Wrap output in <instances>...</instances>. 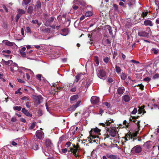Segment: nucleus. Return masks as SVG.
I'll list each match as a JSON object with an SVG mask.
<instances>
[{
  "mask_svg": "<svg viewBox=\"0 0 159 159\" xmlns=\"http://www.w3.org/2000/svg\"><path fill=\"white\" fill-rule=\"evenodd\" d=\"M103 61L107 63L109 61L108 57H105L103 59Z\"/></svg>",
  "mask_w": 159,
  "mask_h": 159,
  "instance_id": "nucleus-53",
  "label": "nucleus"
},
{
  "mask_svg": "<svg viewBox=\"0 0 159 159\" xmlns=\"http://www.w3.org/2000/svg\"><path fill=\"white\" fill-rule=\"evenodd\" d=\"M93 14V12L91 11H89L85 13V15L86 17L90 16Z\"/></svg>",
  "mask_w": 159,
  "mask_h": 159,
  "instance_id": "nucleus-25",
  "label": "nucleus"
},
{
  "mask_svg": "<svg viewBox=\"0 0 159 159\" xmlns=\"http://www.w3.org/2000/svg\"><path fill=\"white\" fill-rule=\"evenodd\" d=\"M111 122H110V120H107L106 122H105V123H100V125H102L103 126H105L106 125H110V123L113 122V120H111Z\"/></svg>",
  "mask_w": 159,
  "mask_h": 159,
  "instance_id": "nucleus-19",
  "label": "nucleus"
},
{
  "mask_svg": "<svg viewBox=\"0 0 159 159\" xmlns=\"http://www.w3.org/2000/svg\"><path fill=\"white\" fill-rule=\"evenodd\" d=\"M109 135L112 137H115L116 138H119V136L117 131L115 128H111L108 130Z\"/></svg>",
  "mask_w": 159,
  "mask_h": 159,
  "instance_id": "nucleus-3",
  "label": "nucleus"
},
{
  "mask_svg": "<svg viewBox=\"0 0 159 159\" xmlns=\"http://www.w3.org/2000/svg\"><path fill=\"white\" fill-rule=\"evenodd\" d=\"M45 143L46 147L48 148H51L53 145L51 140L49 139H46L45 140Z\"/></svg>",
  "mask_w": 159,
  "mask_h": 159,
  "instance_id": "nucleus-12",
  "label": "nucleus"
},
{
  "mask_svg": "<svg viewBox=\"0 0 159 159\" xmlns=\"http://www.w3.org/2000/svg\"><path fill=\"white\" fill-rule=\"evenodd\" d=\"M32 23L34 24L36 23L38 25H41V23L39 22L37 20H33L32 21Z\"/></svg>",
  "mask_w": 159,
  "mask_h": 159,
  "instance_id": "nucleus-35",
  "label": "nucleus"
},
{
  "mask_svg": "<svg viewBox=\"0 0 159 159\" xmlns=\"http://www.w3.org/2000/svg\"><path fill=\"white\" fill-rule=\"evenodd\" d=\"M106 156L107 157L110 159H116L117 158V157L116 156L110 153H107Z\"/></svg>",
  "mask_w": 159,
  "mask_h": 159,
  "instance_id": "nucleus-21",
  "label": "nucleus"
},
{
  "mask_svg": "<svg viewBox=\"0 0 159 159\" xmlns=\"http://www.w3.org/2000/svg\"><path fill=\"white\" fill-rule=\"evenodd\" d=\"M26 31L27 33H31V30L29 26L26 27Z\"/></svg>",
  "mask_w": 159,
  "mask_h": 159,
  "instance_id": "nucleus-59",
  "label": "nucleus"
},
{
  "mask_svg": "<svg viewBox=\"0 0 159 159\" xmlns=\"http://www.w3.org/2000/svg\"><path fill=\"white\" fill-rule=\"evenodd\" d=\"M81 76V75H77V76H76V82H78V81L80 80V77Z\"/></svg>",
  "mask_w": 159,
  "mask_h": 159,
  "instance_id": "nucleus-47",
  "label": "nucleus"
},
{
  "mask_svg": "<svg viewBox=\"0 0 159 159\" xmlns=\"http://www.w3.org/2000/svg\"><path fill=\"white\" fill-rule=\"evenodd\" d=\"M94 60L95 61V62L96 64L98 66L99 64V61H98V57L97 56H95L94 58Z\"/></svg>",
  "mask_w": 159,
  "mask_h": 159,
  "instance_id": "nucleus-34",
  "label": "nucleus"
},
{
  "mask_svg": "<svg viewBox=\"0 0 159 159\" xmlns=\"http://www.w3.org/2000/svg\"><path fill=\"white\" fill-rule=\"evenodd\" d=\"M34 6H30L28 9V12L30 14H32L33 11Z\"/></svg>",
  "mask_w": 159,
  "mask_h": 159,
  "instance_id": "nucleus-26",
  "label": "nucleus"
},
{
  "mask_svg": "<svg viewBox=\"0 0 159 159\" xmlns=\"http://www.w3.org/2000/svg\"><path fill=\"white\" fill-rule=\"evenodd\" d=\"M44 32H46V33H49L50 32V30L49 28H45L44 29H43V27H41L40 28Z\"/></svg>",
  "mask_w": 159,
  "mask_h": 159,
  "instance_id": "nucleus-27",
  "label": "nucleus"
},
{
  "mask_svg": "<svg viewBox=\"0 0 159 159\" xmlns=\"http://www.w3.org/2000/svg\"><path fill=\"white\" fill-rule=\"evenodd\" d=\"M22 107L20 106H16L13 107V109L15 110L20 111Z\"/></svg>",
  "mask_w": 159,
  "mask_h": 159,
  "instance_id": "nucleus-32",
  "label": "nucleus"
},
{
  "mask_svg": "<svg viewBox=\"0 0 159 159\" xmlns=\"http://www.w3.org/2000/svg\"><path fill=\"white\" fill-rule=\"evenodd\" d=\"M14 67L12 66L10 67V70L13 73H14L15 71H16L18 69V65L17 64L14 63L13 65Z\"/></svg>",
  "mask_w": 159,
  "mask_h": 159,
  "instance_id": "nucleus-14",
  "label": "nucleus"
},
{
  "mask_svg": "<svg viewBox=\"0 0 159 159\" xmlns=\"http://www.w3.org/2000/svg\"><path fill=\"white\" fill-rule=\"evenodd\" d=\"M16 119L15 117H13L11 118V121L12 122H15L16 121Z\"/></svg>",
  "mask_w": 159,
  "mask_h": 159,
  "instance_id": "nucleus-64",
  "label": "nucleus"
},
{
  "mask_svg": "<svg viewBox=\"0 0 159 159\" xmlns=\"http://www.w3.org/2000/svg\"><path fill=\"white\" fill-rule=\"evenodd\" d=\"M99 101V98L96 96H92L91 98V102L93 104H97Z\"/></svg>",
  "mask_w": 159,
  "mask_h": 159,
  "instance_id": "nucleus-9",
  "label": "nucleus"
},
{
  "mask_svg": "<svg viewBox=\"0 0 159 159\" xmlns=\"http://www.w3.org/2000/svg\"><path fill=\"white\" fill-rule=\"evenodd\" d=\"M20 16H21L19 14H17L16 15V22L18 21L19 19L20 18Z\"/></svg>",
  "mask_w": 159,
  "mask_h": 159,
  "instance_id": "nucleus-45",
  "label": "nucleus"
},
{
  "mask_svg": "<svg viewBox=\"0 0 159 159\" xmlns=\"http://www.w3.org/2000/svg\"><path fill=\"white\" fill-rule=\"evenodd\" d=\"M113 58L114 59H115V57H116V56L117 55V53L115 51H114L113 52Z\"/></svg>",
  "mask_w": 159,
  "mask_h": 159,
  "instance_id": "nucleus-60",
  "label": "nucleus"
},
{
  "mask_svg": "<svg viewBox=\"0 0 159 159\" xmlns=\"http://www.w3.org/2000/svg\"><path fill=\"white\" fill-rule=\"evenodd\" d=\"M73 148H75V149H77L79 150V146L78 145H74L73 146Z\"/></svg>",
  "mask_w": 159,
  "mask_h": 159,
  "instance_id": "nucleus-62",
  "label": "nucleus"
},
{
  "mask_svg": "<svg viewBox=\"0 0 159 159\" xmlns=\"http://www.w3.org/2000/svg\"><path fill=\"white\" fill-rule=\"evenodd\" d=\"M142 151V147L139 145H137L132 148L131 152L135 153H138Z\"/></svg>",
  "mask_w": 159,
  "mask_h": 159,
  "instance_id": "nucleus-4",
  "label": "nucleus"
},
{
  "mask_svg": "<svg viewBox=\"0 0 159 159\" xmlns=\"http://www.w3.org/2000/svg\"><path fill=\"white\" fill-rule=\"evenodd\" d=\"M127 77V75L122 73L121 75V78L122 80H125Z\"/></svg>",
  "mask_w": 159,
  "mask_h": 159,
  "instance_id": "nucleus-31",
  "label": "nucleus"
},
{
  "mask_svg": "<svg viewBox=\"0 0 159 159\" xmlns=\"http://www.w3.org/2000/svg\"><path fill=\"white\" fill-rule=\"evenodd\" d=\"M26 48L25 47H24L22 48L20 50V52H25V51L26 50Z\"/></svg>",
  "mask_w": 159,
  "mask_h": 159,
  "instance_id": "nucleus-54",
  "label": "nucleus"
},
{
  "mask_svg": "<svg viewBox=\"0 0 159 159\" xmlns=\"http://www.w3.org/2000/svg\"><path fill=\"white\" fill-rule=\"evenodd\" d=\"M104 111L102 109H100L99 111V113H97L98 114H100L101 115L103 113Z\"/></svg>",
  "mask_w": 159,
  "mask_h": 159,
  "instance_id": "nucleus-58",
  "label": "nucleus"
},
{
  "mask_svg": "<svg viewBox=\"0 0 159 159\" xmlns=\"http://www.w3.org/2000/svg\"><path fill=\"white\" fill-rule=\"evenodd\" d=\"M159 77V74H156L154 75L153 76V79H157Z\"/></svg>",
  "mask_w": 159,
  "mask_h": 159,
  "instance_id": "nucleus-46",
  "label": "nucleus"
},
{
  "mask_svg": "<svg viewBox=\"0 0 159 159\" xmlns=\"http://www.w3.org/2000/svg\"><path fill=\"white\" fill-rule=\"evenodd\" d=\"M30 102H26L25 105L28 108H30L31 107V106L30 104Z\"/></svg>",
  "mask_w": 159,
  "mask_h": 159,
  "instance_id": "nucleus-52",
  "label": "nucleus"
},
{
  "mask_svg": "<svg viewBox=\"0 0 159 159\" xmlns=\"http://www.w3.org/2000/svg\"><path fill=\"white\" fill-rule=\"evenodd\" d=\"M130 99V97L127 94L123 96V100H124L125 102H128Z\"/></svg>",
  "mask_w": 159,
  "mask_h": 159,
  "instance_id": "nucleus-22",
  "label": "nucleus"
},
{
  "mask_svg": "<svg viewBox=\"0 0 159 159\" xmlns=\"http://www.w3.org/2000/svg\"><path fill=\"white\" fill-rule=\"evenodd\" d=\"M31 0H23L22 4L27 5L31 2Z\"/></svg>",
  "mask_w": 159,
  "mask_h": 159,
  "instance_id": "nucleus-29",
  "label": "nucleus"
},
{
  "mask_svg": "<svg viewBox=\"0 0 159 159\" xmlns=\"http://www.w3.org/2000/svg\"><path fill=\"white\" fill-rule=\"evenodd\" d=\"M11 144L14 146H16L17 145V143L15 141H12L11 142Z\"/></svg>",
  "mask_w": 159,
  "mask_h": 159,
  "instance_id": "nucleus-63",
  "label": "nucleus"
},
{
  "mask_svg": "<svg viewBox=\"0 0 159 159\" xmlns=\"http://www.w3.org/2000/svg\"><path fill=\"white\" fill-rule=\"evenodd\" d=\"M102 43L105 46H107L111 42L108 39H103L102 40Z\"/></svg>",
  "mask_w": 159,
  "mask_h": 159,
  "instance_id": "nucleus-17",
  "label": "nucleus"
},
{
  "mask_svg": "<svg viewBox=\"0 0 159 159\" xmlns=\"http://www.w3.org/2000/svg\"><path fill=\"white\" fill-rule=\"evenodd\" d=\"M36 77L38 80H41V74H38L37 75Z\"/></svg>",
  "mask_w": 159,
  "mask_h": 159,
  "instance_id": "nucleus-57",
  "label": "nucleus"
},
{
  "mask_svg": "<svg viewBox=\"0 0 159 159\" xmlns=\"http://www.w3.org/2000/svg\"><path fill=\"white\" fill-rule=\"evenodd\" d=\"M32 98L34 99V102L37 105L40 104L43 101V98L41 95H32Z\"/></svg>",
  "mask_w": 159,
  "mask_h": 159,
  "instance_id": "nucleus-2",
  "label": "nucleus"
},
{
  "mask_svg": "<svg viewBox=\"0 0 159 159\" xmlns=\"http://www.w3.org/2000/svg\"><path fill=\"white\" fill-rule=\"evenodd\" d=\"M103 104L107 107H110V103L107 102H105L103 103Z\"/></svg>",
  "mask_w": 159,
  "mask_h": 159,
  "instance_id": "nucleus-51",
  "label": "nucleus"
},
{
  "mask_svg": "<svg viewBox=\"0 0 159 159\" xmlns=\"http://www.w3.org/2000/svg\"><path fill=\"white\" fill-rule=\"evenodd\" d=\"M36 125V122H34L33 123L29 126V129H33L35 127Z\"/></svg>",
  "mask_w": 159,
  "mask_h": 159,
  "instance_id": "nucleus-28",
  "label": "nucleus"
},
{
  "mask_svg": "<svg viewBox=\"0 0 159 159\" xmlns=\"http://www.w3.org/2000/svg\"><path fill=\"white\" fill-rule=\"evenodd\" d=\"M101 130L97 128L92 129L89 132L90 136L88 137V140L89 142L91 139H94L96 138H98L99 135L101 134L100 133Z\"/></svg>",
  "mask_w": 159,
  "mask_h": 159,
  "instance_id": "nucleus-1",
  "label": "nucleus"
},
{
  "mask_svg": "<svg viewBox=\"0 0 159 159\" xmlns=\"http://www.w3.org/2000/svg\"><path fill=\"white\" fill-rule=\"evenodd\" d=\"M21 100L25 101H29L30 100V98L28 96H25L21 98Z\"/></svg>",
  "mask_w": 159,
  "mask_h": 159,
  "instance_id": "nucleus-30",
  "label": "nucleus"
},
{
  "mask_svg": "<svg viewBox=\"0 0 159 159\" xmlns=\"http://www.w3.org/2000/svg\"><path fill=\"white\" fill-rule=\"evenodd\" d=\"M144 106L143 105L139 107V111L140 113H142L143 111H143V110H144Z\"/></svg>",
  "mask_w": 159,
  "mask_h": 159,
  "instance_id": "nucleus-38",
  "label": "nucleus"
},
{
  "mask_svg": "<svg viewBox=\"0 0 159 159\" xmlns=\"http://www.w3.org/2000/svg\"><path fill=\"white\" fill-rule=\"evenodd\" d=\"M98 76L100 78L102 79H105L106 73L103 70H98L97 73Z\"/></svg>",
  "mask_w": 159,
  "mask_h": 159,
  "instance_id": "nucleus-5",
  "label": "nucleus"
},
{
  "mask_svg": "<svg viewBox=\"0 0 159 159\" xmlns=\"http://www.w3.org/2000/svg\"><path fill=\"white\" fill-rule=\"evenodd\" d=\"M2 61H3V62H4L6 65H9V64L11 63L12 62V61L11 60H9L7 61H6L2 59Z\"/></svg>",
  "mask_w": 159,
  "mask_h": 159,
  "instance_id": "nucleus-39",
  "label": "nucleus"
},
{
  "mask_svg": "<svg viewBox=\"0 0 159 159\" xmlns=\"http://www.w3.org/2000/svg\"><path fill=\"white\" fill-rule=\"evenodd\" d=\"M144 24L146 26L149 25L150 26H152L153 25L152 21L149 20H145L144 22Z\"/></svg>",
  "mask_w": 159,
  "mask_h": 159,
  "instance_id": "nucleus-13",
  "label": "nucleus"
},
{
  "mask_svg": "<svg viewBox=\"0 0 159 159\" xmlns=\"http://www.w3.org/2000/svg\"><path fill=\"white\" fill-rule=\"evenodd\" d=\"M78 98V95H75L71 97L70 98V101L71 103H73L74 101L76 100Z\"/></svg>",
  "mask_w": 159,
  "mask_h": 159,
  "instance_id": "nucleus-15",
  "label": "nucleus"
},
{
  "mask_svg": "<svg viewBox=\"0 0 159 159\" xmlns=\"http://www.w3.org/2000/svg\"><path fill=\"white\" fill-rule=\"evenodd\" d=\"M17 11L18 13V14L20 15H22L25 13L26 11L23 9L18 8L17 9Z\"/></svg>",
  "mask_w": 159,
  "mask_h": 159,
  "instance_id": "nucleus-24",
  "label": "nucleus"
},
{
  "mask_svg": "<svg viewBox=\"0 0 159 159\" xmlns=\"http://www.w3.org/2000/svg\"><path fill=\"white\" fill-rule=\"evenodd\" d=\"M125 91V89L123 87H119L118 88L117 92L118 94L121 96L124 93Z\"/></svg>",
  "mask_w": 159,
  "mask_h": 159,
  "instance_id": "nucleus-10",
  "label": "nucleus"
},
{
  "mask_svg": "<svg viewBox=\"0 0 159 159\" xmlns=\"http://www.w3.org/2000/svg\"><path fill=\"white\" fill-rule=\"evenodd\" d=\"M22 112L28 116L30 117L32 116V115L25 108H23L22 109Z\"/></svg>",
  "mask_w": 159,
  "mask_h": 159,
  "instance_id": "nucleus-16",
  "label": "nucleus"
},
{
  "mask_svg": "<svg viewBox=\"0 0 159 159\" xmlns=\"http://www.w3.org/2000/svg\"><path fill=\"white\" fill-rule=\"evenodd\" d=\"M36 135L39 139H41L44 137L43 132L40 130H38L36 131Z\"/></svg>",
  "mask_w": 159,
  "mask_h": 159,
  "instance_id": "nucleus-8",
  "label": "nucleus"
},
{
  "mask_svg": "<svg viewBox=\"0 0 159 159\" xmlns=\"http://www.w3.org/2000/svg\"><path fill=\"white\" fill-rule=\"evenodd\" d=\"M106 28L107 29H108L109 33L110 34H111L112 33V30H111V26H110L109 25H108L106 26Z\"/></svg>",
  "mask_w": 159,
  "mask_h": 159,
  "instance_id": "nucleus-33",
  "label": "nucleus"
},
{
  "mask_svg": "<svg viewBox=\"0 0 159 159\" xmlns=\"http://www.w3.org/2000/svg\"><path fill=\"white\" fill-rule=\"evenodd\" d=\"M148 29V32H145L144 31H140L138 33V35L140 36H142L143 37H148L149 33V31L151 32V30L149 27L147 28Z\"/></svg>",
  "mask_w": 159,
  "mask_h": 159,
  "instance_id": "nucleus-6",
  "label": "nucleus"
},
{
  "mask_svg": "<svg viewBox=\"0 0 159 159\" xmlns=\"http://www.w3.org/2000/svg\"><path fill=\"white\" fill-rule=\"evenodd\" d=\"M82 3V2L79 0H74L73 2V3H74L75 4H77L78 3H80L81 4Z\"/></svg>",
  "mask_w": 159,
  "mask_h": 159,
  "instance_id": "nucleus-42",
  "label": "nucleus"
},
{
  "mask_svg": "<svg viewBox=\"0 0 159 159\" xmlns=\"http://www.w3.org/2000/svg\"><path fill=\"white\" fill-rule=\"evenodd\" d=\"M36 6L37 9H39L41 7V3L39 2H37Z\"/></svg>",
  "mask_w": 159,
  "mask_h": 159,
  "instance_id": "nucleus-43",
  "label": "nucleus"
},
{
  "mask_svg": "<svg viewBox=\"0 0 159 159\" xmlns=\"http://www.w3.org/2000/svg\"><path fill=\"white\" fill-rule=\"evenodd\" d=\"M70 144H71V143L70 142H67V143H66V145H65V146H66V147H69L70 145Z\"/></svg>",
  "mask_w": 159,
  "mask_h": 159,
  "instance_id": "nucleus-56",
  "label": "nucleus"
},
{
  "mask_svg": "<svg viewBox=\"0 0 159 159\" xmlns=\"http://www.w3.org/2000/svg\"><path fill=\"white\" fill-rule=\"evenodd\" d=\"M128 4L129 5H131L134 3V0H128Z\"/></svg>",
  "mask_w": 159,
  "mask_h": 159,
  "instance_id": "nucleus-44",
  "label": "nucleus"
},
{
  "mask_svg": "<svg viewBox=\"0 0 159 159\" xmlns=\"http://www.w3.org/2000/svg\"><path fill=\"white\" fill-rule=\"evenodd\" d=\"M137 109L136 108H134L132 112V114H135L137 112Z\"/></svg>",
  "mask_w": 159,
  "mask_h": 159,
  "instance_id": "nucleus-48",
  "label": "nucleus"
},
{
  "mask_svg": "<svg viewBox=\"0 0 159 159\" xmlns=\"http://www.w3.org/2000/svg\"><path fill=\"white\" fill-rule=\"evenodd\" d=\"M81 102V101H78L77 103L75 105H72L69 108L70 110H72L73 111H74L76 108H77L79 106V104Z\"/></svg>",
  "mask_w": 159,
  "mask_h": 159,
  "instance_id": "nucleus-11",
  "label": "nucleus"
},
{
  "mask_svg": "<svg viewBox=\"0 0 159 159\" xmlns=\"http://www.w3.org/2000/svg\"><path fill=\"white\" fill-rule=\"evenodd\" d=\"M76 88L75 87H74L70 89V91L72 92H75L76 91Z\"/></svg>",
  "mask_w": 159,
  "mask_h": 159,
  "instance_id": "nucleus-61",
  "label": "nucleus"
},
{
  "mask_svg": "<svg viewBox=\"0 0 159 159\" xmlns=\"http://www.w3.org/2000/svg\"><path fill=\"white\" fill-rule=\"evenodd\" d=\"M148 14V11H143L142 12V14H141V16L143 18H144L147 16Z\"/></svg>",
  "mask_w": 159,
  "mask_h": 159,
  "instance_id": "nucleus-36",
  "label": "nucleus"
},
{
  "mask_svg": "<svg viewBox=\"0 0 159 159\" xmlns=\"http://www.w3.org/2000/svg\"><path fill=\"white\" fill-rule=\"evenodd\" d=\"M138 86L139 87L140 89L141 90H143V89L144 86L142 84H139L138 85Z\"/></svg>",
  "mask_w": 159,
  "mask_h": 159,
  "instance_id": "nucleus-55",
  "label": "nucleus"
},
{
  "mask_svg": "<svg viewBox=\"0 0 159 159\" xmlns=\"http://www.w3.org/2000/svg\"><path fill=\"white\" fill-rule=\"evenodd\" d=\"M138 134V132H135L134 133L132 134L131 135H126V140H128L127 139V138H129L130 137H132V136L133 137H136L137 136Z\"/></svg>",
  "mask_w": 159,
  "mask_h": 159,
  "instance_id": "nucleus-23",
  "label": "nucleus"
},
{
  "mask_svg": "<svg viewBox=\"0 0 159 159\" xmlns=\"http://www.w3.org/2000/svg\"><path fill=\"white\" fill-rule=\"evenodd\" d=\"M68 33V29H64L61 30V35L63 36H66Z\"/></svg>",
  "mask_w": 159,
  "mask_h": 159,
  "instance_id": "nucleus-20",
  "label": "nucleus"
},
{
  "mask_svg": "<svg viewBox=\"0 0 159 159\" xmlns=\"http://www.w3.org/2000/svg\"><path fill=\"white\" fill-rule=\"evenodd\" d=\"M151 80V78L149 77H146L144 79L145 81L149 82Z\"/></svg>",
  "mask_w": 159,
  "mask_h": 159,
  "instance_id": "nucleus-49",
  "label": "nucleus"
},
{
  "mask_svg": "<svg viewBox=\"0 0 159 159\" xmlns=\"http://www.w3.org/2000/svg\"><path fill=\"white\" fill-rule=\"evenodd\" d=\"M2 42L5 45L10 46H12L14 44V43L10 42L7 40H4Z\"/></svg>",
  "mask_w": 159,
  "mask_h": 159,
  "instance_id": "nucleus-18",
  "label": "nucleus"
},
{
  "mask_svg": "<svg viewBox=\"0 0 159 159\" xmlns=\"http://www.w3.org/2000/svg\"><path fill=\"white\" fill-rule=\"evenodd\" d=\"M68 152H71L75 157H77L79 156V151L77 149L75 148H70V150L68 151Z\"/></svg>",
  "mask_w": 159,
  "mask_h": 159,
  "instance_id": "nucleus-7",
  "label": "nucleus"
},
{
  "mask_svg": "<svg viewBox=\"0 0 159 159\" xmlns=\"http://www.w3.org/2000/svg\"><path fill=\"white\" fill-rule=\"evenodd\" d=\"M3 53H6L7 54H10L11 53V51L9 50H4L2 51Z\"/></svg>",
  "mask_w": 159,
  "mask_h": 159,
  "instance_id": "nucleus-50",
  "label": "nucleus"
},
{
  "mask_svg": "<svg viewBox=\"0 0 159 159\" xmlns=\"http://www.w3.org/2000/svg\"><path fill=\"white\" fill-rule=\"evenodd\" d=\"M116 70L117 73H119L121 71L120 67L116 66Z\"/></svg>",
  "mask_w": 159,
  "mask_h": 159,
  "instance_id": "nucleus-37",
  "label": "nucleus"
},
{
  "mask_svg": "<svg viewBox=\"0 0 159 159\" xmlns=\"http://www.w3.org/2000/svg\"><path fill=\"white\" fill-rule=\"evenodd\" d=\"M32 148L34 150H37L39 148L38 145L36 144H35L32 146Z\"/></svg>",
  "mask_w": 159,
  "mask_h": 159,
  "instance_id": "nucleus-40",
  "label": "nucleus"
},
{
  "mask_svg": "<svg viewBox=\"0 0 159 159\" xmlns=\"http://www.w3.org/2000/svg\"><path fill=\"white\" fill-rule=\"evenodd\" d=\"M20 54L21 55V56L23 57H27L26 56V53H25V52H20Z\"/></svg>",
  "mask_w": 159,
  "mask_h": 159,
  "instance_id": "nucleus-41",
  "label": "nucleus"
}]
</instances>
